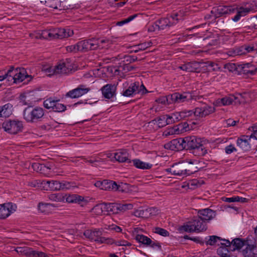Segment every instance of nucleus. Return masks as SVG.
<instances>
[{
  "instance_id": "nucleus-19",
  "label": "nucleus",
  "mask_w": 257,
  "mask_h": 257,
  "mask_svg": "<svg viewBox=\"0 0 257 257\" xmlns=\"http://www.w3.org/2000/svg\"><path fill=\"white\" fill-rule=\"evenodd\" d=\"M183 138L173 139L164 145L165 149L174 151H179L184 150L185 145Z\"/></svg>"
},
{
  "instance_id": "nucleus-22",
  "label": "nucleus",
  "mask_w": 257,
  "mask_h": 257,
  "mask_svg": "<svg viewBox=\"0 0 257 257\" xmlns=\"http://www.w3.org/2000/svg\"><path fill=\"white\" fill-rule=\"evenodd\" d=\"M116 85L115 84H107L100 89L103 96L108 99L115 97Z\"/></svg>"
},
{
  "instance_id": "nucleus-40",
  "label": "nucleus",
  "mask_w": 257,
  "mask_h": 257,
  "mask_svg": "<svg viewBox=\"0 0 257 257\" xmlns=\"http://www.w3.org/2000/svg\"><path fill=\"white\" fill-rule=\"evenodd\" d=\"M48 198L52 201L57 202H64L65 201L64 195L60 193L50 194L48 196Z\"/></svg>"
},
{
  "instance_id": "nucleus-21",
  "label": "nucleus",
  "mask_w": 257,
  "mask_h": 257,
  "mask_svg": "<svg viewBox=\"0 0 257 257\" xmlns=\"http://www.w3.org/2000/svg\"><path fill=\"white\" fill-rule=\"evenodd\" d=\"M233 9L234 11L231 12L230 15L235 14L231 17V19L234 22H238L241 17L246 16L251 11L250 8L243 7L237 8L233 6Z\"/></svg>"
},
{
  "instance_id": "nucleus-18",
  "label": "nucleus",
  "mask_w": 257,
  "mask_h": 257,
  "mask_svg": "<svg viewBox=\"0 0 257 257\" xmlns=\"http://www.w3.org/2000/svg\"><path fill=\"white\" fill-rule=\"evenodd\" d=\"M238 74L252 76L257 72V67L252 63H247L238 65Z\"/></svg>"
},
{
  "instance_id": "nucleus-31",
  "label": "nucleus",
  "mask_w": 257,
  "mask_h": 257,
  "mask_svg": "<svg viewBox=\"0 0 257 257\" xmlns=\"http://www.w3.org/2000/svg\"><path fill=\"white\" fill-rule=\"evenodd\" d=\"M199 63L194 61L184 64L179 67V68L186 72H197L199 68Z\"/></svg>"
},
{
  "instance_id": "nucleus-51",
  "label": "nucleus",
  "mask_w": 257,
  "mask_h": 257,
  "mask_svg": "<svg viewBox=\"0 0 257 257\" xmlns=\"http://www.w3.org/2000/svg\"><path fill=\"white\" fill-rule=\"evenodd\" d=\"M78 42L75 45L68 46L66 47V51L68 52L76 53L79 51Z\"/></svg>"
},
{
  "instance_id": "nucleus-63",
  "label": "nucleus",
  "mask_w": 257,
  "mask_h": 257,
  "mask_svg": "<svg viewBox=\"0 0 257 257\" xmlns=\"http://www.w3.org/2000/svg\"><path fill=\"white\" fill-rule=\"evenodd\" d=\"M67 9H78L80 8V4L78 3L69 4L65 6Z\"/></svg>"
},
{
  "instance_id": "nucleus-20",
  "label": "nucleus",
  "mask_w": 257,
  "mask_h": 257,
  "mask_svg": "<svg viewBox=\"0 0 257 257\" xmlns=\"http://www.w3.org/2000/svg\"><path fill=\"white\" fill-rule=\"evenodd\" d=\"M90 88L83 85H80L77 88L69 91L65 94L66 97L77 98L86 94L89 91Z\"/></svg>"
},
{
  "instance_id": "nucleus-13",
  "label": "nucleus",
  "mask_w": 257,
  "mask_h": 257,
  "mask_svg": "<svg viewBox=\"0 0 257 257\" xmlns=\"http://www.w3.org/2000/svg\"><path fill=\"white\" fill-rule=\"evenodd\" d=\"M3 128L9 134H16L22 131L23 122L18 120H7L3 122Z\"/></svg>"
},
{
  "instance_id": "nucleus-35",
  "label": "nucleus",
  "mask_w": 257,
  "mask_h": 257,
  "mask_svg": "<svg viewBox=\"0 0 257 257\" xmlns=\"http://www.w3.org/2000/svg\"><path fill=\"white\" fill-rule=\"evenodd\" d=\"M179 121L182 120L187 121L193 120L192 112L191 110H185L182 111L177 112Z\"/></svg>"
},
{
  "instance_id": "nucleus-52",
  "label": "nucleus",
  "mask_w": 257,
  "mask_h": 257,
  "mask_svg": "<svg viewBox=\"0 0 257 257\" xmlns=\"http://www.w3.org/2000/svg\"><path fill=\"white\" fill-rule=\"evenodd\" d=\"M177 112H175L174 113H171V114H168L169 117V123H170V124L177 122L179 121L178 119V116Z\"/></svg>"
},
{
  "instance_id": "nucleus-46",
  "label": "nucleus",
  "mask_w": 257,
  "mask_h": 257,
  "mask_svg": "<svg viewBox=\"0 0 257 257\" xmlns=\"http://www.w3.org/2000/svg\"><path fill=\"white\" fill-rule=\"evenodd\" d=\"M209 239L206 241L205 243L207 245H214L217 242V240H220L221 238L216 236V235H211L209 236Z\"/></svg>"
},
{
  "instance_id": "nucleus-24",
  "label": "nucleus",
  "mask_w": 257,
  "mask_h": 257,
  "mask_svg": "<svg viewBox=\"0 0 257 257\" xmlns=\"http://www.w3.org/2000/svg\"><path fill=\"white\" fill-rule=\"evenodd\" d=\"M65 200L69 203H77L80 206L83 207L86 206L88 201L83 196L78 194H66L65 196Z\"/></svg>"
},
{
  "instance_id": "nucleus-15",
  "label": "nucleus",
  "mask_w": 257,
  "mask_h": 257,
  "mask_svg": "<svg viewBox=\"0 0 257 257\" xmlns=\"http://www.w3.org/2000/svg\"><path fill=\"white\" fill-rule=\"evenodd\" d=\"M117 203H103L97 205L93 209L97 214H101L103 212H106L107 214H117Z\"/></svg>"
},
{
  "instance_id": "nucleus-28",
  "label": "nucleus",
  "mask_w": 257,
  "mask_h": 257,
  "mask_svg": "<svg viewBox=\"0 0 257 257\" xmlns=\"http://www.w3.org/2000/svg\"><path fill=\"white\" fill-rule=\"evenodd\" d=\"M238 96H241L240 95H238V96L232 95L223 97L221 99H218L215 102V104L217 106H222L231 104L233 102L235 103H240V102L238 99Z\"/></svg>"
},
{
  "instance_id": "nucleus-43",
  "label": "nucleus",
  "mask_w": 257,
  "mask_h": 257,
  "mask_svg": "<svg viewBox=\"0 0 257 257\" xmlns=\"http://www.w3.org/2000/svg\"><path fill=\"white\" fill-rule=\"evenodd\" d=\"M32 167L33 170L35 171L39 172L41 173H43L45 169H48L43 164H40L39 163H32Z\"/></svg>"
},
{
  "instance_id": "nucleus-55",
  "label": "nucleus",
  "mask_w": 257,
  "mask_h": 257,
  "mask_svg": "<svg viewBox=\"0 0 257 257\" xmlns=\"http://www.w3.org/2000/svg\"><path fill=\"white\" fill-rule=\"evenodd\" d=\"M229 249L230 248L224 247L223 246H220L217 250V254L220 255L221 257H224V255L223 254H226V255H229L228 252Z\"/></svg>"
},
{
  "instance_id": "nucleus-27",
  "label": "nucleus",
  "mask_w": 257,
  "mask_h": 257,
  "mask_svg": "<svg viewBox=\"0 0 257 257\" xmlns=\"http://www.w3.org/2000/svg\"><path fill=\"white\" fill-rule=\"evenodd\" d=\"M54 68L55 70L54 71L56 74H68L73 69V66L67 60L60 63L58 65L54 66Z\"/></svg>"
},
{
  "instance_id": "nucleus-50",
  "label": "nucleus",
  "mask_w": 257,
  "mask_h": 257,
  "mask_svg": "<svg viewBox=\"0 0 257 257\" xmlns=\"http://www.w3.org/2000/svg\"><path fill=\"white\" fill-rule=\"evenodd\" d=\"M12 72V70H11V68L8 70L7 72H5L4 70L0 71V81L4 80L6 78H8L9 80L11 78V74Z\"/></svg>"
},
{
  "instance_id": "nucleus-62",
  "label": "nucleus",
  "mask_w": 257,
  "mask_h": 257,
  "mask_svg": "<svg viewBox=\"0 0 257 257\" xmlns=\"http://www.w3.org/2000/svg\"><path fill=\"white\" fill-rule=\"evenodd\" d=\"M146 211L149 213L152 216L156 215L159 212V210L155 207H151L146 210Z\"/></svg>"
},
{
  "instance_id": "nucleus-53",
  "label": "nucleus",
  "mask_w": 257,
  "mask_h": 257,
  "mask_svg": "<svg viewBox=\"0 0 257 257\" xmlns=\"http://www.w3.org/2000/svg\"><path fill=\"white\" fill-rule=\"evenodd\" d=\"M115 244L116 246H130L132 243L124 239H120L116 241L113 240L112 244Z\"/></svg>"
},
{
  "instance_id": "nucleus-14",
  "label": "nucleus",
  "mask_w": 257,
  "mask_h": 257,
  "mask_svg": "<svg viewBox=\"0 0 257 257\" xmlns=\"http://www.w3.org/2000/svg\"><path fill=\"white\" fill-rule=\"evenodd\" d=\"M251 240L249 237L246 239V247L241 252L243 257H257V245L255 240Z\"/></svg>"
},
{
  "instance_id": "nucleus-3",
  "label": "nucleus",
  "mask_w": 257,
  "mask_h": 257,
  "mask_svg": "<svg viewBox=\"0 0 257 257\" xmlns=\"http://www.w3.org/2000/svg\"><path fill=\"white\" fill-rule=\"evenodd\" d=\"M73 31L69 28H56L42 31L41 37L45 39H63L72 36Z\"/></svg>"
},
{
  "instance_id": "nucleus-36",
  "label": "nucleus",
  "mask_w": 257,
  "mask_h": 257,
  "mask_svg": "<svg viewBox=\"0 0 257 257\" xmlns=\"http://www.w3.org/2000/svg\"><path fill=\"white\" fill-rule=\"evenodd\" d=\"M56 207L55 205L52 203L40 202L38 205V210L42 213L49 214L51 212V207Z\"/></svg>"
},
{
  "instance_id": "nucleus-61",
  "label": "nucleus",
  "mask_w": 257,
  "mask_h": 257,
  "mask_svg": "<svg viewBox=\"0 0 257 257\" xmlns=\"http://www.w3.org/2000/svg\"><path fill=\"white\" fill-rule=\"evenodd\" d=\"M243 48H244V55L253 52L255 50L254 47L248 45H243Z\"/></svg>"
},
{
  "instance_id": "nucleus-26",
  "label": "nucleus",
  "mask_w": 257,
  "mask_h": 257,
  "mask_svg": "<svg viewBox=\"0 0 257 257\" xmlns=\"http://www.w3.org/2000/svg\"><path fill=\"white\" fill-rule=\"evenodd\" d=\"M233 6H219L216 8H213L211 13L214 14L215 18H219L226 14H230L231 12H233Z\"/></svg>"
},
{
  "instance_id": "nucleus-60",
  "label": "nucleus",
  "mask_w": 257,
  "mask_h": 257,
  "mask_svg": "<svg viewBox=\"0 0 257 257\" xmlns=\"http://www.w3.org/2000/svg\"><path fill=\"white\" fill-rule=\"evenodd\" d=\"M225 151L226 154H230L233 152L237 151V150L233 145H230L225 147Z\"/></svg>"
},
{
  "instance_id": "nucleus-9",
  "label": "nucleus",
  "mask_w": 257,
  "mask_h": 257,
  "mask_svg": "<svg viewBox=\"0 0 257 257\" xmlns=\"http://www.w3.org/2000/svg\"><path fill=\"white\" fill-rule=\"evenodd\" d=\"M191 110L193 119L198 120L213 113L215 112V108L213 106L206 103H203L200 106L196 107L194 109Z\"/></svg>"
},
{
  "instance_id": "nucleus-11",
  "label": "nucleus",
  "mask_w": 257,
  "mask_h": 257,
  "mask_svg": "<svg viewBox=\"0 0 257 257\" xmlns=\"http://www.w3.org/2000/svg\"><path fill=\"white\" fill-rule=\"evenodd\" d=\"M168 99L170 104H179L185 102H190L195 99L194 96L190 92H183V93L175 92L168 95Z\"/></svg>"
},
{
  "instance_id": "nucleus-48",
  "label": "nucleus",
  "mask_w": 257,
  "mask_h": 257,
  "mask_svg": "<svg viewBox=\"0 0 257 257\" xmlns=\"http://www.w3.org/2000/svg\"><path fill=\"white\" fill-rule=\"evenodd\" d=\"M29 256H32L33 257H49L48 255L46 253L42 251H35L32 249V251L27 252Z\"/></svg>"
},
{
  "instance_id": "nucleus-6",
  "label": "nucleus",
  "mask_w": 257,
  "mask_h": 257,
  "mask_svg": "<svg viewBox=\"0 0 257 257\" xmlns=\"http://www.w3.org/2000/svg\"><path fill=\"white\" fill-rule=\"evenodd\" d=\"M177 16L178 15L175 14L167 18H161L150 25L148 28V31L149 32H154L169 28L177 23Z\"/></svg>"
},
{
  "instance_id": "nucleus-57",
  "label": "nucleus",
  "mask_w": 257,
  "mask_h": 257,
  "mask_svg": "<svg viewBox=\"0 0 257 257\" xmlns=\"http://www.w3.org/2000/svg\"><path fill=\"white\" fill-rule=\"evenodd\" d=\"M124 59L128 63H133L139 60L138 57L134 55L125 56Z\"/></svg>"
},
{
  "instance_id": "nucleus-58",
  "label": "nucleus",
  "mask_w": 257,
  "mask_h": 257,
  "mask_svg": "<svg viewBox=\"0 0 257 257\" xmlns=\"http://www.w3.org/2000/svg\"><path fill=\"white\" fill-rule=\"evenodd\" d=\"M203 41H207V45H209V46H215V45H216L218 43L216 39L210 40V37H205L203 39Z\"/></svg>"
},
{
  "instance_id": "nucleus-29",
  "label": "nucleus",
  "mask_w": 257,
  "mask_h": 257,
  "mask_svg": "<svg viewBox=\"0 0 257 257\" xmlns=\"http://www.w3.org/2000/svg\"><path fill=\"white\" fill-rule=\"evenodd\" d=\"M251 136L243 135L238 138L236 141L237 146L243 151H248L250 148V141Z\"/></svg>"
},
{
  "instance_id": "nucleus-25",
  "label": "nucleus",
  "mask_w": 257,
  "mask_h": 257,
  "mask_svg": "<svg viewBox=\"0 0 257 257\" xmlns=\"http://www.w3.org/2000/svg\"><path fill=\"white\" fill-rule=\"evenodd\" d=\"M42 184L44 185V187L46 188V190H50L51 191H57L67 188L65 183L60 182L58 181L44 180Z\"/></svg>"
},
{
  "instance_id": "nucleus-10",
  "label": "nucleus",
  "mask_w": 257,
  "mask_h": 257,
  "mask_svg": "<svg viewBox=\"0 0 257 257\" xmlns=\"http://www.w3.org/2000/svg\"><path fill=\"white\" fill-rule=\"evenodd\" d=\"M11 70L12 72L11 74V78L14 80V82L15 83H19L23 82L27 79V82L30 81L33 77L31 75L28 74L26 69L24 68H17L14 69V67L11 66Z\"/></svg>"
},
{
  "instance_id": "nucleus-4",
  "label": "nucleus",
  "mask_w": 257,
  "mask_h": 257,
  "mask_svg": "<svg viewBox=\"0 0 257 257\" xmlns=\"http://www.w3.org/2000/svg\"><path fill=\"white\" fill-rule=\"evenodd\" d=\"M122 90L120 94L127 97H133L137 94H144L148 92V91L143 84L140 85L138 81L131 83L130 85L127 82L123 83Z\"/></svg>"
},
{
  "instance_id": "nucleus-56",
  "label": "nucleus",
  "mask_w": 257,
  "mask_h": 257,
  "mask_svg": "<svg viewBox=\"0 0 257 257\" xmlns=\"http://www.w3.org/2000/svg\"><path fill=\"white\" fill-rule=\"evenodd\" d=\"M152 45V43L151 42H145L142 44H140L138 45H136V48H138L139 50L141 51L145 50L147 48L151 47Z\"/></svg>"
},
{
  "instance_id": "nucleus-39",
  "label": "nucleus",
  "mask_w": 257,
  "mask_h": 257,
  "mask_svg": "<svg viewBox=\"0 0 257 257\" xmlns=\"http://www.w3.org/2000/svg\"><path fill=\"white\" fill-rule=\"evenodd\" d=\"M105 185L103 187V190L116 191L119 190V186L114 181L105 180Z\"/></svg>"
},
{
  "instance_id": "nucleus-64",
  "label": "nucleus",
  "mask_w": 257,
  "mask_h": 257,
  "mask_svg": "<svg viewBox=\"0 0 257 257\" xmlns=\"http://www.w3.org/2000/svg\"><path fill=\"white\" fill-rule=\"evenodd\" d=\"M220 240H222L223 242H221L220 243L221 246H223L225 248H228L231 247V242H230L229 240L225 239H222Z\"/></svg>"
},
{
  "instance_id": "nucleus-2",
  "label": "nucleus",
  "mask_w": 257,
  "mask_h": 257,
  "mask_svg": "<svg viewBox=\"0 0 257 257\" xmlns=\"http://www.w3.org/2000/svg\"><path fill=\"white\" fill-rule=\"evenodd\" d=\"M45 114V110L40 106H28L23 111V116L28 122L36 123L42 120Z\"/></svg>"
},
{
  "instance_id": "nucleus-41",
  "label": "nucleus",
  "mask_w": 257,
  "mask_h": 257,
  "mask_svg": "<svg viewBox=\"0 0 257 257\" xmlns=\"http://www.w3.org/2000/svg\"><path fill=\"white\" fill-rule=\"evenodd\" d=\"M45 5L50 8L58 9L60 6V2L59 0H47L45 1Z\"/></svg>"
},
{
  "instance_id": "nucleus-23",
  "label": "nucleus",
  "mask_w": 257,
  "mask_h": 257,
  "mask_svg": "<svg viewBox=\"0 0 257 257\" xmlns=\"http://www.w3.org/2000/svg\"><path fill=\"white\" fill-rule=\"evenodd\" d=\"M197 215L207 224L214 218L216 215V211L209 208L199 209L197 211Z\"/></svg>"
},
{
  "instance_id": "nucleus-45",
  "label": "nucleus",
  "mask_w": 257,
  "mask_h": 257,
  "mask_svg": "<svg viewBox=\"0 0 257 257\" xmlns=\"http://www.w3.org/2000/svg\"><path fill=\"white\" fill-rule=\"evenodd\" d=\"M133 205L132 204H119L117 203V212H123L127 210H131L133 208Z\"/></svg>"
},
{
  "instance_id": "nucleus-17",
  "label": "nucleus",
  "mask_w": 257,
  "mask_h": 257,
  "mask_svg": "<svg viewBox=\"0 0 257 257\" xmlns=\"http://www.w3.org/2000/svg\"><path fill=\"white\" fill-rule=\"evenodd\" d=\"M173 175L184 177L192 174L195 171H193L187 169L185 165L182 163L175 164L172 166Z\"/></svg>"
},
{
  "instance_id": "nucleus-49",
  "label": "nucleus",
  "mask_w": 257,
  "mask_h": 257,
  "mask_svg": "<svg viewBox=\"0 0 257 257\" xmlns=\"http://www.w3.org/2000/svg\"><path fill=\"white\" fill-rule=\"evenodd\" d=\"M154 232L163 236L166 237L169 235V232L166 229L157 227L154 229Z\"/></svg>"
},
{
  "instance_id": "nucleus-47",
  "label": "nucleus",
  "mask_w": 257,
  "mask_h": 257,
  "mask_svg": "<svg viewBox=\"0 0 257 257\" xmlns=\"http://www.w3.org/2000/svg\"><path fill=\"white\" fill-rule=\"evenodd\" d=\"M224 68L230 72L235 71L238 74V65L236 66L235 63H228L225 65Z\"/></svg>"
},
{
  "instance_id": "nucleus-42",
  "label": "nucleus",
  "mask_w": 257,
  "mask_h": 257,
  "mask_svg": "<svg viewBox=\"0 0 257 257\" xmlns=\"http://www.w3.org/2000/svg\"><path fill=\"white\" fill-rule=\"evenodd\" d=\"M248 25L245 27L248 30L257 29V19L254 16L250 17L247 20Z\"/></svg>"
},
{
  "instance_id": "nucleus-33",
  "label": "nucleus",
  "mask_w": 257,
  "mask_h": 257,
  "mask_svg": "<svg viewBox=\"0 0 257 257\" xmlns=\"http://www.w3.org/2000/svg\"><path fill=\"white\" fill-rule=\"evenodd\" d=\"M12 105L10 103L0 106V117L7 118L9 117L12 113Z\"/></svg>"
},
{
  "instance_id": "nucleus-38",
  "label": "nucleus",
  "mask_w": 257,
  "mask_h": 257,
  "mask_svg": "<svg viewBox=\"0 0 257 257\" xmlns=\"http://www.w3.org/2000/svg\"><path fill=\"white\" fill-rule=\"evenodd\" d=\"M135 239L139 243L147 246L152 243V240L150 238L143 234H137L135 236Z\"/></svg>"
},
{
  "instance_id": "nucleus-30",
  "label": "nucleus",
  "mask_w": 257,
  "mask_h": 257,
  "mask_svg": "<svg viewBox=\"0 0 257 257\" xmlns=\"http://www.w3.org/2000/svg\"><path fill=\"white\" fill-rule=\"evenodd\" d=\"M116 161L119 163H132L129 158V154L125 149H119L116 152Z\"/></svg>"
},
{
  "instance_id": "nucleus-12",
  "label": "nucleus",
  "mask_w": 257,
  "mask_h": 257,
  "mask_svg": "<svg viewBox=\"0 0 257 257\" xmlns=\"http://www.w3.org/2000/svg\"><path fill=\"white\" fill-rule=\"evenodd\" d=\"M43 105L46 109L54 112H62L66 109V106L60 103V99L52 97L45 100L43 102Z\"/></svg>"
},
{
  "instance_id": "nucleus-54",
  "label": "nucleus",
  "mask_w": 257,
  "mask_h": 257,
  "mask_svg": "<svg viewBox=\"0 0 257 257\" xmlns=\"http://www.w3.org/2000/svg\"><path fill=\"white\" fill-rule=\"evenodd\" d=\"M189 188L194 189L200 186L199 181L197 179H193L190 181L188 183Z\"/></svg>"
},
{
  "instance_id": "nucleus-32",
  "label": "nucleus",
  "mask_w": 257,
  "mask_h": 257,
  "mask_svg": "<svg viewBox=\"0 0 257 257\" xmlns=\"http://www.w3.org/2000/svg\"><path fill=\"white\" fill-rule=\"evenodd\" d=\"M168 120V114H165L155 118L152 122L154 124L156 123L159 127H163L170 124V123H169Z\"/></svg>"
},
{
  "instance_id": "nucleus-44",
  "label": "nucleus",
  "mask_w": 257,
  "mask_h": 257,
  "mask_svg": "<svg viewBox=\"0 0 257 257\" xmlns=\"http://www.w3.org/2000/svg\"><path fill=\"white\" fill-rule=\"evenodd\" d=\"M137 16L138 14H134L133 15L130 16L127 18L124 19L121 21L117 22L116 24V25L118 26H121L123 25L126 24L131 22L132 21H133Z\"/></svg>"
},
{
  "instance_id": "nucleus-5",
  "label": "nucleus",
  "mask_w": 257,
  "mask_h": 257,
  "mask_svg": "<svg viewBox=\"0 0 257 257\" xmlns=\"http://www.w3.org/2000/svg\"><path fill=\"white\" fill-rule=\"evenodd\" d=\"M207 229V224L198 215L181 227V230L188 232H200Z\"/></svg>"
},
{
  "instance_id": "nucleus-8",
  "label": "nucleus",
  "mask_w": 257,
  "mask_h": 257,
  "mask_svg": "<svg viewBox=\"0 0 257 257\" xmlns=\"http://www.w3.org/2000/svg\"><path fill=\"white\" fill-rule=\"evenodd\" d=\"M83 234L86 238L100 243L112 244L113 242V239L112 238L101 236L102 232L99 229L86 230Z\"/></svg>"
},
{
  "instance_id": "nucleus-37",
  "label": "nucleus",
  "mask_w": 257,
  "mask_h": 257,
  "mask_svg": "<svg viewBox=\"0 0 257 257\" xmlns=\"http://www.w3.org/2000/svg\"><path fill=\"white\" fill-rule=\"evenodd\" d=\"M246 240L240 238H236L232 240L231 244H232L233 248L230 249L232 250L240 249L242 246L245 245Z\"/></svg>"
},
{
  "instance_id": "nucleus-16",
  "label": "nucleus",
  "mask_w": 257,
  "mask_h": 257,
  "mask_svg": "<svg viewBox=\"0 0 257 257\" xmlns=\"http://www.w3.org/2000/svg\"><path fill=\"white\" fill-rule=\"evenodd\" d=\"M17 209V205L12 202L0 204V219H5L13 213Z\"/></svg>"
},
{
  "instance_id": "nucleus-1",
  "label": "nucleus",
  "mask_w": 257,
  "mask_h": 257,
  "mask_svg": "<svg viewBox=\"0 0 257 257\" xmlns=\"http://www.w3.org/2000/svg\"><path fill=\"white\" fill-rule=\"evenodd\" d=\"M183 139L185 145L184 149L189 150L194 156H204L207 153V150L200 138L192 136L184 137Z\"/></svg>"
},
{
  "instance_id": "nucleus-34",
  "label": "nucleus",
  "mask_w": 257,
  "mask_h": 257,
  "mask_svg": "<svg viewBox=\"0 0 257 257\" xmlns=\"http://www.w3.org/2000/svg\"><path fill=\"white\" fill-rule=\"evenodd\" d=\"M131 161L135 167L140 169H150L153 166L152 164L143 162L140 159H134Z\"/></svg>"
},
{
  "instance_id": "nucleus-7",
  "label": "nucleus",
  "mask_w": 257,
  "mask_h": 257,
  "mask_svg": "<svg viewBox=\"0 0 257 257\" xmlns=\"http://www.w3.org/2000/svg\"><path fill=\"white\" fill-rule=\"evenodd\" d=\"M105 42V40L101 39L91 38L78 42L79 51L85 52L91 50L97 49L101 47V44Z\"/></svg>"
},
{
  "instance_id": "nucleus-59",
  "label": "nucleus",
  "mask_w": 257,
  "mask_h": 257,
  "mask_svg": "<svg viewBox=\"0 0 257 257\" xmlns=\"http://www.w3.org/2000/svg\"><path fill=\"white\" fill-rule=\"evenodd\" d=\"M16 251L18 252H24L27 255L29 256V254L27 253V252H29L31 251H32V248H29L28 247H18L16 249Z\"/></svg>"
}]
</instances>
